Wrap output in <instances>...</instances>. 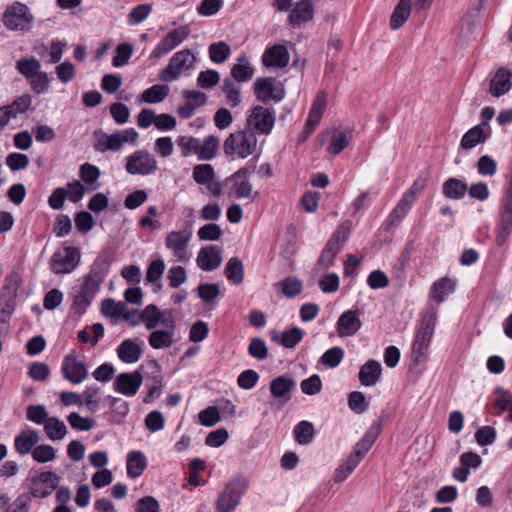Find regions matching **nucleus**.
<instances>
[{
  "instance_id": "obj_46",
  "label": "nucleus",
  "mask_w": 512,
  "mask_h": 512,
  "mask_svg": "<svg viewBox=\"0 0 512 512\" xmlns=\"http://www.w3.org/2000/svg\"><path fill=\"white\" fill-rule=\"evenodd\" d=\"M209 58L213 63L222 64L224 63L231 54L230 46L224 42L219 41L210 44L208 48Z\"/></svg>"
},
{
  "instance_id": "obj_6",
  "label": "nucleus",
  "mask_w": 512,
  "mask_h": 512,
  "mask_svg": "<svg viewBox=\"0 0 512 512\" xmlns=\"http://www.w3.org/2000/svg\"><path fill=\"white\" fill-rule=\"evenodd\" d=\"M248 486L247 480L238 476L232 478L225 486L224 491L217 499V509L220 512H230L234 510L240 502V499Z\"/></svg>"
},
{
  "instance_id": "obj_49",
  "label": "nucleus",
  "mask_w": 512,
  "mask_h": 512,
  "mask_svg": "<svg viewBox=\"0 0 512 512\" xmlns=\"http://www.w3.org/2000/svg\"><path fill=\"white\" fill-rule=\"evenodd\" d=\"M278 285L282 293L288 298H294L302 292L303 283L297 277L289 276L281 280Z\"/></svg>"
},
{
  "instance_id": "obj_56",
  "label": "nucleus",
  "mask_w": 512,
  "mask_h": 512,
  "mask_svg": "<svg viewBox=\"0 0 512 512\" xmlns=\"http://www.w3.org/2000/svg\"><path fill=\"white\" fill-rule=\"evenodd\" d=\"M352 223L349 220L342 222L328 240L329 243L342 248L345 241L348 239L351 231Z\"/></svg>"
},
{
  "instance_id": "obj_11",
  "label": "nucleus",
  "mask_w": 512,
  "mask_h": 512,
  "mask_svg": "<svg viewBox=\"0 0 512 512\" xmlns=\"http://www.w3.org/2000/svg\"><path fill=\"white\" fill-rule=\"evenodd\" d=\"M107 273L108 265L103 260L97 259L93 263L90 272L84 277L80 292L93 299Z\"/></svg>"
},
{
  "instance_id": "obj_45",
  "label": "nucleus",
  "mask_w": 512,
  "mask_h": 512,
  "mask_svg": "<svg viewBox=\"0 0 512 512\" xmlns=\"http://www.w3.org/2000/svg\"><path fill=\"white\" fill-rule=\"evenodd\" d=\"M222 91L226 95L227 104L236 107L241 102L240 91L241 86L227 77L223 80Z\"/></svg>"
},
{
  "instance_id": "obj_53",
  "label": "nucleus",
  "mask_w": 512,
  "mask_h": 512,
  "mask_svg": "<svg viewBox=\"0 0 512 512\" xmlns=\"http://www.w3.org/2000/svg\"><path fill=\"white\" fill-rule=\"evenodd\" d=\"M345 351L341 347H332L321 356V363L330 368L337 367L343 360Z\"/></svg>"
},
{
  "instance_id": "obj_54",
  "label": "nucleus",
  "mask_w": 512,
  "mask_h": 512,
  "mask_svg": "<svg viewBox=\"0 0 512 512\" xmlns=\"http://www.w3.org/2000/svg\"><path fill=\"white\" fill-rule=\"evenodd\" d=\"M369 403L365 394L360 391H353L348 395V407L356 414H362L368 409Z\"/></svg>"
},
{
  "instance_id": "obj_50",
  "label": "nucleus",
  "mask_w": 512,
  "mask_h": 512,
  "mask_svg": "<svg viewBox=\"0 0 512 512\" xmlns=\"http://www.w3.org/2000/svg\"><path fill=\"white\" fill-rule=\"evenodd\" d=\"M219 140L216 137L209 136L203 142L200 141V148L198 149V159L210 160L217 152Z\"/></svg>"
},
{
  "instance_id": "obj_39",
  "label": "nucleus",
  "mask_w": 512,
  "mask_h": 512,
  "mask_svg": "<svg viewBox=\"0 0 512 512\" xmlns=\"http://www.w3.org/2000/svg\"><path fill=\"white\" fill-rule=\"evenodd\" d=\"M467 189L466 183L457 178L447 179L442 186L444 196L455 200L463 198Z\"/></svg>"
},
{
  "instance_id": "obj_10",
  "label": "nucleus",
  "mask_w": 512,
  "mask_h": 512,
  "mask_svg": "<svg viewBox=\"0 0 512 512\" xmlns=\"http://www.w3.org/2000/svg\"><path fill=\"white\" fill-rule=\"evenodd\" d=\"M275 83L276 80L274 78H257L253 85L256 98L263 103L270 100L275 102L281 101L285 96V91L281 85L276 86Z\"/></svg>"
},
{
  "instance_id": "obj_26",
  "label": "nucleus",
  "mask_w": 512,
  "mask_h": 512,
  "mask_svg": "<svg viewBox=\"0 0 512 512\" xmlns=\"http://www.w3.org/2000/svg\"><path fill=\"white\" fill-rule=\"evenodd\" d=\"M512 233V201L504 200L503 209L500 216L496 242L502 246L508 240Z\"/></svg>"
},
{
  "instance_id": "obj_58",
  "label": "nucleus",
  "mask_w": 512,
  "mask_h": 512,
  "mask_svg": "<svg viewBox=\"0 0 512 512\" xmlns=\"http://www.w3.org/2000/svg\"><path fill=\"white\" fill-rule=\"evenodd\" d=\"M167 279L171 288H179L187 281L186 269L182 266H172L168 270Z\"/></svg>"
},
{
  "instance_id": "obj_33",
  "label": "nucleus",
  "mask_w": 512,
  "mask_h": 512,
  "mask_svg": "<svg viewBox=\"0 0 512 512\" xmlns=\"http://www.w3.org/2000/svg\"><path fill=\"white\" fill-rule=\"evenodd\" d=\"M296 383L293 379L285 376H278L270 382V392L274 398L290 399V393L295 388Z\"/></svg>"
},
{
  "instance_id": "obj_34",
  "label": "nucleus",
  "mask_w": 512,
  "mask_h": 512,
  "mask_svg": "<svg viewBox=\"0 0 512 512\" xmlns=\"http://www.w3.org/2000/svg\"><path fill=\"white\" fill-rule=\"evenodd\" d=\"M456 288V281L449 277H443L435 281L431 287L430 295L437 302L442 303Z\"/></svg>"
},
{
  "instance_id": "obj_60",
  "label": "nucleus",
  "mask_w": 512,
  "mask_h": 512,
  "mask_svg": "<svg viewBox=\"0 0 512 512\" xmlns=\"http://www.w3.org/2000/svg\"><path fill=\"white\" fill-rule=\"evenodd\" d=\"M133 53V47L129 43H121L116 48V55L112 59V65L114 67L124 66Z\"/></svg>"
},
{
  "instance_id": "obj_19",
  "label": "nucleus",
  "mask_w": 512,
  "mask_h": 512,
  "mask_svg": "<svg viewBox=\"0 0 512 512\" xmlns=\"http://www.w3.org/2000/svg\"><path fill=\"white\" fill-rule=\"evenodd\" d=\"M274 121L273 109L257 105L247 118V128H273Z\"/></svg>"
},
{
  "instance_id": "obj_8",
  "label": "nucleus",
  "mask_w": 512,
  "mask_h": 512,
  "mask_svg": "<svg viewBox=\"0 0 512 512\" xmlns=\"http://www.w3.org/2000/svg\"><path fill=\"white\" fill-rule=\"evenodd\" d=\"M32 17L28 13V7L21 2H14L6 8L3 14V24L9 30H24Z\"/></svg>"
},
{
  "instance_id": "obj_22",
  "label": "nucleus",
  "mask_w": 512,
  "mask_h": 512,
  "mask_svg": "<svg viewBox=\"0 0 512 512\" xmlns=\"http://www.w3.org/2000/svg\"><path fill=\"white\" fill-rule=\"evenodd\" d=\"M221 262V250L214 245L201 248L197 256V265L204 271L217 269L221 265Z\"/></svg>"
},
{
  "instance_id": "obj_63",
  "label": "nucleus",
  "mask_w": 512,
  "mask_h": 512,
  "mask_svg": "<svg viewBox=\"0 0 512 512\" xmlns=\"http://www.w3.org/2000/svg\"><path fill=\"white\" fill-rule=\"evenodd\" d=\"M32 458L38 463H46L55 458V450L47 444L38 445L32 451Z\"/></svg>"
},
{
  "instance_id": "obj_59",
  "label": "nucleus",
  "mask_w": 512,
  "mask_h": 512,
  "mask_svg": "<svg viewBox=\"0 0 512 512\" xmlns=\"http://www.w3.org/2000/svg\"><path fill=\"white\" fill-rule=\"evenodd\" d=\"M126 308L123 302H116L114 299L107 298L102 301L101 311L105 316L121 317Z\"/></svg>"
},
{
  "instance_id": "obj_30",
  "label": "nucleus",
  "mask_w": 512,
  "mask_h": 512,
  "mask_svg": "<svg viewBox=\"0 0 512 512\" xmlns=\"http://www.w3.org/2000/svg\"><path fill=\"white\" fill-rule=\"evenodd\" d=\"M230 74V78L234 82H248L252 79L254 68L245 54L238 57L237 63L231 68Z\"/></svg>"
},
{
  "instance_id": "obj_5",
  "label": "nucleus",
  "mask_w": 512,
  "mask_h": 512,
  "mask_svg": "<svg viewBox=\"0 0 512 512\" xmlns=\"http://www.w3.org/2000/svg\"><path fill=\"white\" fill-rule=\"evenodd\" d=\"M193 236V226L187 223L186 226L179 231H171L165 238V246L171 251L177 262H187L190 259L188 250L189 242Z\"/></svg>"
},
{
  "instance_id": "obj_52",
  "label": "nucleus",
  "mask_w": 512,
  "mask_h": 512,
  "mask_svg": "<svg viewBox=\"0 0 512 512\" xmlns=\"http://www.w3.org/2000/svg\"><path fill=\"white\" fill-rule=\"evenodd\" d=\"M248 354L258 360L262 361L268 357V347L262 338H252L248 345Z\"/></svg>"
},
{
  "instance_id": "obj_25",
  "label": "nucleus",
  "mask_w": 512,
  "mask_h": 512,
  "mask_svg": "<svg viewBox=\"0 0 512 512\" xmlns=\"http://www.w3.org/2000/svg\"><path fill=\"white\" fill-rule=\"evenodd\" d=\"M322 135L323 141L330 139L328 152L332 155L339 154L352 139L351 130H326Z\"/></svg>"
},
{
  "instance_id": "obj_42",
  "label": "nucleus",
  "mask_w": 512,
  "mask_h": 512,
  "mask_svg": "<svg viewBox=\"0 0 512 512\" xmlns=\"http://www.w3.org/2000/svg\"><path fill=\"white\" fill-rule=\"evenodd\" d=\"M169 94V87L167 85L156 84L142 92L140 100L145 103H160Z\"/></svg>"
},
{
  "instance_id": "obj_16",
  "label": "nucleus",
  "mask_w": 512,
  "mask_h": 512,
  "mask_svg": "<svg viewBox=\"0 0 512 512\" xmlns=\"http://www.w3.org/2000/svg\"><path fill=\"white\" fill-rule=\"evenodd\" d=\"M247 174L248 171L246 169H240L226 180V184L230 185V194L237 199L251 197L252 184L250 183Z\"/></svg>"
},
{
  "instance_id": "obj_61",
  "label": "nucleus",
  "mask_w": 512,
  "mask_h": 512,
  "mask_svg": "<svg viewBox=\"0 0 512 512\" xmlns=\"http://www.w3.org/2000/svg\"><path fill=\"white\" fill-rule=\"evenodd\" d=\"M26 417L29 421L38 425H44L49 419L48 413L42 405H29L27 407Z\"/></svg>"
},
{
  "instance_id": "obj_1",
  "label": "nucleus",
  "mask_w": 512,
  "mask_h": 512,
  "mask_svg": "<svg viewBox=\"0 0 512 512\" xmlns=\"http://www.w3.org/2000/svg\"><path fill=\"white\" fill-rule=\"evenodd\" d=\"M140 322L151 331L148 343L153 349H166L175 342L176 320L171 309L160 310L149 304L139 312Z\"/></svg>"
},
{
  "instance_id": "obj_15",
  "label": "nucleus",
  "mask_w": 512,
  "mask_h": 512,
  "mask_svg": "<svg viewBox=\"0 0 512 512\" xmlns=\"http://www.w3.org/2000/svg\"><path fill=\"white\" fill-rule=\"evenodd\" d=\"M142 382L143 377L139 371L121 373L114 381V389L125 396L131 397L138 392Z\"/></svg>"
},
{
  "instance_id": "obj_41",
  "label": "nucleus",
  "mask_w": 512,
  "mask_h": 512,
  "mask_svg": "<svg viewBox=\"0 0 512 512\" xmlns=\"http://www.w3.org/2000/svg\"><path fill=\"white\" fill-rule=\"evenodd\" d=\"M64 44L60 41L52 42L50 46L41 45L36 48L37 54L47 63H57L62 56Z\"/></svg>"
},
{
  "instance_id": "obj_55",
  "label": "nucleus",
  "mask_w": 512,
  "mask_h": 512,
  "mask_svg": "<svg viewBox=\"0 0 512 512\" xmlns=\"http://www.w3.org/2000/svg\"><path fill=\"white\" fill-rule=\"evenodd\" d=\"M67 420L70 426L78 431H89L95 425V420L89 417H82L77 412H71L67 416Z\"/></svg>"
},
{
  "instance_id": "obj_17",
  "label": "nucleus",
  "mask_w": 512,
  "mask_h": 512,
  "mask_svg": "<svg viewBox=\"0 0 512 512\" xmlns=\"http://www.w3.org/2000/svg\"><path fill=\"white\" fill-rule=\"evenodd\" d=\"M58 478L51 472H43L31 478V493L34 497H47L56 488Z\"/></svg>"
},
{
  "instance_id": "obj_12",
  "label": "nucleus",
  "mask_w": 512,
  "mask_h": 512,
  "mask_svg": "<svg viewBox=\"0 0 512 512\" xmlns=\"http://www.w3.org/2000/svg\"><path fill=\"white\" fill-rule=\"evenodd\" d=\"M126 170L132 175H148L157 170V161L147 151H136L129 157Z\"/></svg>"
},
{
  "instance_id": "obj_38",
  "label": "nucleus",
  "mask_w": 512,
  "mask_h": 512,
  "mask_svg": "<svg viewBox=\"0 0 512 512\" xmlns=\"http://www.w3.org/2000/svg\"><path fill=\"white\" fill-rule=\"evenodd\" d=\"M79 175L84 185L88 187V192H93L100 187L98 182L100 170L97 166L86 162L80 166Z\"/></svg>"
},
{
  "instance_id": "obj_43",
  "label": "nucleus",
  "mask_w": 512,
  "mask_h": 512,
  "mask_svg": "<svg viewBox=\"0 0 512 512\" xmlns=\"http://www.w3.org/2000/svg\"><path fill=\"white\" fill-rule=\"evenodd\" d=\"M491 130H467L461 139L463 149H472L480 143H484L490 137Z\"/></svg>"
},
{
  "instance_id": "obj_27",
  "label": "nucleus",
  "mask_w": 512,
  "mask_h": 512,
  "mask_svg": "<svg viewBox=\"0 0 512 512\" xmlns=\"http://www.w3.org/2000/svg\"><path fill=\"white\" fill-rule=\"evenodd\" d=\"M88 377V370L83 361L73 355H66V380L73 384H80Z\"/></svg>"
},
{
  "instance_id": "obj_44",
  "label": "nucleus",
  "mask_w": 512,
  "mask_h": 512,
  "mask_svg": "<svg viewBox=\"0 0 512 512\" xmlns=\"http://www.w3.org/2000/svg\"><path fill=\"white\" fill-rule=\"evenodd\" d=\"M341 251L338 246H335L329 242L326 243L324 249L321 252L317 260L315 269L318 271L326 270L333 266L336 255Z\"/></svg>"
},
{
  "instance_id": "obj_28",
  "label": "nucleus",
  "mask_w": 512,
  "mask_h": 512,
  "mask_svg": "<svg viewBox=\"0 0 512 512\" xmlns=\"http://www.w3.org/2000/svg\"><path fill=\"white\" fill-rule=\"evenodd\" d=\"M143 342L139 340L126 339L117 348V354L119 359L124 363H135L141 355L142 349L141 344Z\"/></svg>"
},
{
  "instance_id": "obj_36",
  "label": "nucleus",
  "mask_w": 512,
  "mask_h": 512,
  "mask_svg": "<svg viewBox=\"0 0 512 512\" xmlns=\"http://www.w3.org/2000/svg\"><path fill=\"white\" fill-rule=\"evenodd\" d=\"M414 203L415 201L411 200L410 198L403 194L401 199L398 201V203L390 212L387 218L389 227L399 225V223L409 213Z\"/></svg>"
},
{
  "instance_id": "obj_14",
  "label": "nucleus",
  "mask_w": 512,
  "mask_h": 512,
  "mask_svg": "<svg viewBox=\"0 0 512 512\" xmlns=\"http://www.w3.org/2000/svg\"><path fill=\"white\" fill-rule=\"evenodd\" d=\"M382 430L380 422H374L359 442L356 443L353 453L348 458L357 461V466L371 449Z\"/></svg>"
},
{
  "instance_id": "obj_57",
  "label": "nucleus",
  "mask_w": 512,
  "mask_h": 512,
  "mask_svg": "<svg viewBox=\"0 0 512 512\" xmlns=\"http://www.w3.org/2000/svg\"><path fill=\"white\" fill-rule=\"evenodd\" d=\"M214 177L215 172L210 164H199L193 168V179L198 184L206 185Z\"/></svg>"
},
{
  "instance_id": "obj_7",
  "label": "nucleus",
  "mask_w": 512,
  "mask_h": 512,
  "mask_svg": "<svg viewBox=\"0 0 512 512\" xmlns=\"http://www.w3.org/2000/svg\"><path fill=\"white\" fill-rule=\"evenodd\" d=\"M190 33L191 29L188 25H181L170 30L154 47L150 57L158 59L168 54L184 42L189 37Z\"/></svg>"
},
{
  "instance_id": "obj_18",
  "label": "nucleus",
  "mask_w": 512,
  "mask_h": 512,
  "mask_svg": "<svg viewBox=\"0 0 512 512\" xmlns=\"http://www.w3.org/2000/svg\"><path fill=\"white\" fill-rule=\"evenodd\" d=\"M31 103L32 97L29 94H23L16 98L12 104L0 107V127L5 126L17 114L26 112Z\"/></svg>"
},
{
  "instance_id": "obj_31",
  "label": "nucleus",
  "mask_w": 512,
  "mask_h": 512,
  "mask_svg": "<svg viewBox=\"0 0 512 512\" xmlns=\"http://www.w3.org/2000/svg\"><path fill=\"white\" fill-rule=\"evenodd\" d=\"M327 106V94L323 91L319 92L310 109L305 128H314L320 124L324 111Z\"/></svg>"
},
{
  "instance_id": "obj_2",
  "label": "nucleus",
  "mask_w": 512,
  "mask_h": 512,
  "mask_svg": "<svg viewBox=\"0 0 512 512\" xmlns=\"http://www.w3.org/2000/svg\"><path fill=\"white\" fill-rule=\"evenodd\" d=\"M437 321V311L430 307L423 314L420 325L412 344V359L416 363L424 360L426 351L430 345Z\"/></svg>"
},
{
  "instance_id": "obj_32",
  "label": "nucleus",
  "mask_w": 512,
  "mask_h": 512,
  "mask_svg": "<svg viewBox=\"0 0 512 512\" xmlns=\"http://www.w3.org/2000/svg\"><path fill=\"white\" fill-rule=\"evenodd\" d=\"M147 467V458L145 454L141 451L134 450L128 453L127 455V461H126V468H127V475L135 479L142 475L144 470Z\"/></svg>"
},
{
  "instance_id": "obj_24",
  "label": "nucleus",
  "mask_w": 512,
  "mask_h": 512,
  "mask_svg": "<svg viewBox=\"0 0 512 512\" xmlns=\"http://www.w3.org/2000/svg\"><path fill=\"white\" fill-rule=\"evenodd\" d=\"M314 8L311 0H300L291 9L288 22L293 27H298L304 22H308L313 19Z\"/></svg>"
},
{
  "instance_id": "obj_48",
  "label": "nucleus",
  "mask_w": 512,
  "mask_h": 512,
  "mask_svg": "<svg viewBox=\"0 0 512 512\" xmlns=\"http://www.w3.org/2000/svg\"><path fill=\"white\" fill-rule=\"evenodd\" d=\"M295 440L301 445L309 444L314 435V426L311 422L300 421L294 428Z\"/></svg>"
},
{
  "instance_id": "obj_47",
  "label": "nucleus",
  "mask_w": 512,
  "mask_h": 512,
  "mask_svg": "<svg viewBox=\"0 0 512 512\" xmlns=\"http://www.w3.org/2000/svg\"><path fill=\"white\" fill-rule=\"evenodd\" d=\"M16 68L25 78L30 80L32 77L36 76L41 70L40 62L31 57V58H22L16 63Z\"/></svg>"
},
{
  "instance_id": "obj_20",
  "label": "nucleus",
  "mask_w": 512,
  "mask_h": 512,
  "mask_svg": "<svg viewBox=\"0 0 512 512\" xmlns=\"http://www.w3.org/2000/svg\"><path fill=\"white\" fill-rule=\"evenodd\" d=\"M40 441V433L30 427H25L14 439V448L20 455L32 454Z\"/></svg>"
},
{
  "instance_id": "obj_3",
  "label": "nucleus",
  "mask_w": 512,
  "mask_h": 512,
  "mask_svg": "<svg viewBox=\"0 0 512 512\" xmlns=\"http://www.w3.org/2000/svg\"><path fill=\"white\" fill-rule=\"evenodd\" d=\"M197 58L189 49H182L171 57L168 65L159 73V79L162 82H172L177 80L182 74L195 69Z\"/></svg>"
},
{
  "instance_id": "obj_51",
  "label": "nucleus",
  "mask_w": 512,
  "mask_h": 512,
  "mask_svg": "<svg viewBox=\"0 0 512 512\" xmlns=\"http://www.w3.org/2000/svg\"><path fill=\"white\" fill-rule=\"evenodd\" d=\"M304 331L299 327L283 331L279 343L285 348H294L303 338Z\"/></svg>"
},
{
  "instance_id": "obj_35",
  "label": "nucleus",
  "mask_w": 512,
  "mask_h": 512,
  "mask_svg": "<svg viewBox=\"0 0 512 512\" xmlns=\"http://www.w3.org/2000/svg\"><path fill=\"white\" fill-rule=\"evenodd\" d=\"M15 276L10 275L6 278V284L4 285L0 297V313L10 316L14 310V302L12 295L15 291Z\"/></svg>"
},
{
  "instance_id": "obj_62",
  "label": "nucleus",
  "mask_w": 512,
  "mask_h": 512,
  "mask_svg": "<svg viewBox=\"0 0 512 512\" xmlns=\"http://www.w3.org/2000/svg\"><path fill=\"white\" fill-rule=\"evenodd\" d=\"M63 428V423L54 417H50L44 424L45 433L51 440L62 439L64 436Z\"/></svg>"
},
{
  "instance_id": "obj_23",
  "label": "nucleus",
  "mask_w": 512,
  "mask_h": 512,
  "mask_svg": "<svg viewBox=\"0 0 512 512\" xmlns=\"http://www.w3.org/2000/svg\"><path fill=\"white\" fill-rule=\"evenodd\" d=\"M512 73L505 67L499 68L490 80L489 92L494 97H500L512 88Z\"/></svg>"
},
{
  "instance_id": "obj_64",
  "label": "nucleus",
  "mask_w": 512,
  "mask_h": 512,
  "mask_svg": "<svg viewBox=\"0 0 512 512\" xmlns=\"http://www.w3.org/2000/svg\"><path fill=\"white\" fill-rule=\"evenodd\" d=\"M220 81V75L216 70H206L199 73L197 84L203 89L214 87Z\"/></svg>"
},
{
  "instance_id": "obj_37",
  "label": "nucleus",
  "mask_w": 512,
  "mask_h": 512,
  "mask_svg": "<svg viewBox=\"0 0 512 512\" xmlns=\"http://www.w3.org/2000/svg\"><path fill=\"white\" fill-rule=\"evenodd\" d=\"M411 14V0H400L390 17V28L397 30L408 20Z\"/></svg>"
},
{
  "instance_id": "obj_13",
  "label": "nucleus",
  "mask_w": 512,
  "mask_h": 512,
  "mask_svg": "<svg viewBox=\"0 0 512 512\" xmlns=\"http://www.w3.org/2000/svg\"><path fill=\"white\" fill-rule=\"evenodd\" d=\"M362 327L359 310H347L343 312L336 323V331L340 337L354 336Z\"/></svg>"
},
{
  "instance_id": "obj_29",
  "label": "nucleus",
  "mask_w": 512,
  "mask_h": 512,
  "mask_svg": "<svg viewBox=\"0 0 512 512\" xmlns=\"http://www.w3.org/2000/svg\"><path fill=\"white\" fill-rule=\"evenodd\" d=\"M382 374L381 364L376 360H368L359 371V381L363 386L375 385Z\"/></svg>"
},
{
  "instance_id": "obj_40",
  "label": "nucleus",
  "mask_w": 512,
  "mask_h": 512,
  "mask_svg": "<svg viewBox=\"0 0 512 512\" xmlns=\"http://www.w3.org/2000/svg\"><path fill=\"white\" fill-rule=\"evenodd\" d=\"M224 274L233 284H241L244 279V266L242 261L238 257L230 258L225 266Z\"/></svg>"
},
{
  "instance_id": "obj_9",
  "label": "nucleus",
  "mask_w": 512,
  "mask_h": 512,
  "mask_svg": "<svg viewBox=\"0 0 512 512\" xmlns=\"http://www.w3.org/2000/svg\"><path fill=\"white\" fill-rule=\"evenodd\" d=\"M95 136V149L101 152H105L107 150H119L125 142L134 141L138 134L135 130H126L125 133L116 132L111 135H107L99 131L95 134Z\"/></svg>"
},
{
  "instance_id": "obj_21",
  "label": "nucleus",
  "mask_w": 512,
  "mask_h": 512,
  "mask_svg": "<svg viewBox=\"0 0 512 512\" xmlns=\"http://www.w3.org/2000/svg\"><path fill=\"white\" fill-rule=\"evenodd\" d=\"M289 60L290 55L286 46L280 44L267 48L262 56L263 65L266 67L284 68Z\"/></svg>"
},
{
  "instance_id": "obj_4",
  "label": "nucleus",
  "mask_w": 512,
  "mask_h": 512,
  "mask_svg": "<svg viewBox=\"0 0 512 512\" xmlns=\"http://www.w3.org/2000/svg\"><path fill=\"white\" fill-rule=\"evenodd\" d=\"M257 142L254 130H236L225 141V153L246 158L256 151Z\"/></svg>"
}]
</instances>
